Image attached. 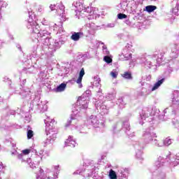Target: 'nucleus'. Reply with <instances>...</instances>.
Returning a JSON list of instances; mask_svg holds the SVG:
<instances>
[{"label":"nucleus","mask_w":179,"mask_h":179,"mask_svg":"<svg viewBox=\"0 0 179 179\" xmlns=\"http://www.w3.org/2000/svg\"><path fill=\"white\" fill-rule=\"evenodd\" d=\"M57 140V133H53L50 135L49 138H48L47 141L45 143V146L47 145L51 144L52 142H55Z\"/></svg>","instance_id":"obj_1"},{"label":"nucleus","mask_w":179,"mask_h":179,"mask_svg":"<svg viewBox=\"0 0 179 179\" xmlns=\"http://www.w3.org/2000/svg\"><path fill=\"white\" fill-rule=\"evenodd\" d=\"M67 146H70V148H75L76 145V142L73 141V137H69L68 139L65 141Z\"/></svg>","instance_id":"obj_2"},{"label":"nucleus","mask_w":179,"mask_h":179,"mask_svg":"<svg viewBox=\"0 0 179 179\" xmlns=\"http://www.w3.org/2000/svg\"><path fill=\"white\" fill-rule=\"evenodd\" d=\"M65 89H66V84L62 83L56 89H55V93H60L61 92H64Z\"/></svg>","instance_id":"obj_3"},{"label":"nucleus","mask_w":179,"mask_h":179,"mask_svg":"<svg viewBox=\"0 0 179 179\" xmlns=\"http://www.w3.org/2000/svg\"><path fill=\"white\" fill-rule=\"evenodd\" d=\"M165 79L162 78L159 80H158L153 86V87L152 88V92H155V90H156L157 89H159V87H160V86H162V85H163V83L164 82Z\"/></svg>","instance_id":"obj_4"},{"label":"nucleus","mask_w":179,"mask_h":179,"mask_svg":"<svg viewBox=\"0 0 179 179\" xmlns=\"http://www.w3.org/2000/svg\"><path fill=\"white\" fill-rule=\"evenodd\" d=\"M81 34H82L81 32H74L71 36V40H73V41H79V39L80 38V35Z\"/></svg>","instance_id":"obj_5"},{"label":"nucleus","mask_w":179,"mask_h":179,"mask_svg":"<svg viewBox=\"0 0 179 179\" xmlns=\"http://www.w3.org/2000/svg\"><path fill=\"white\" fill-rule=\"evenodd\" d=\"M29 23H30V26H32V27L35 26V28H33L34 33H35L36 34H40V29L37 28V22L36 21H34L32 22H30V21H29Z\"/></svg>","instance_id":"obj_6"},{"label":"nucleus","mask_w":179,"mask_h":179,"mask_svg":"<svg viewBox=\"0 0 179 179\" xmlns=\"http://www.w3.org/2000/svg\"><path fill=\"white\" fill-rule=\"evenodd\" d=\"M83 76H85V69H82L80 71L79 77L76 80V83L78 85L82 83V80L83 79Z\"/></svg>","instance_id":"obj_7"},{"label":"nucleus","mask_w":179,"mask_h":179,"mask_svg":"<svg viewBox=\"0 0 179 179\" xmlns=\"http://www.w3.org/2000/svg\"><path fill=\"white\" fill-rule=\"evenodd\" d=\"M156 9H157V7L156 6H145V10L146 12H148V13H152V12H154V10H156Z\"/></svg>","instance_id":"obj_8"},{"label":"nucleus","mask_w":179,"mask_h":179,"mask_svg":"<svg viewBox=\"0 0 179 179\" xmlns=\"http://www.w3.org/2000/svg\"><path fill=\"white\" fill-rule=\"evenodd\" d=\"M122 78H124V79H132V73L129 71H126L123 74H121Z\"/></svg>","instance_id":"obj_9"},{"label":"nucleus","mask_w":179,"mask_h":179,"mask_svg":"<svg viewBox=\"0 0 179 179\" xmlns=\"http://www.w3.org/2000/svg\"><path fill=\"white\" fill-rule=\"evenodd\" d=\"M109 177L110 179H117V173L113 169L110 170Z\"/></svg>","instance_id":"obj_10"},{"label":"nucleus","mask_w":179,"mask_h":179,"mask_svg":"<svg viewBox=\"0 0 179 179\" xmlns=\"http://www.w3.org/2000/svg\"><path fill=\"white\" fill-rule=\"evenodd\" d=\"M103 60L105 61V62H106V64H111V62H113V59H111V57H110L109 56H105L103 57Z\"/></svg>","instance_id":"obj_11"},{"label":"nucleus","mask_w":179,"mask_h":179,"mask_svg":"<svg viewBox=\"0 0 179 179\" xmlns=\"http://www.w3.org/2000/svg\"><path fill=\"white\" fill-rule=\"evenodd\" d=\"M41 37H48V31L43 30L39 33Z\"/></svg>","instance_id":"obj_12"},{"label":"nucleus","mask_w":179,"mask_h":179,"mask_svg":"<svg viewBox=\"0 0 179 179\" xmlns=\"http://www.w3.org/2000/svg\"><path fill=\"white\" fill-rule=\"evenodd\" d=\"M34 136V132L32 130L27 131V138L31 139V137Z\"/></svg>","instance_id":"obj_13"},{"label":"nucleus","mask_w":179,"mask_h":179,"mask_svg":"<svg viewBox=\"0 0 179 179\" xmlns=\"http://www.w3.org/2000/svg\"><path fill=\"white\" fill-rule=\"evenodd\" d=\"M117 17H118V19L122 20V19H127L128 17V16L125 14L119 13L117 15Z\"/></svg>","instance_id":"obj_14"},{"label":"nucleus","mask_w":179,"mask_h":179,"mask_svg":"<svg viewBox=\"0 0 179 179\" xmlns=\"http://www.w3.org/2000/svg\"><path fill=\"white\" fill-rule=\"evenodd\" d=\"M110 76H112L113 78V79H117V78L118 76V72H117V71L110 72Z\"/></svg>","instance_id":"obj_15"},{"label":"nucleus","mask_w":179,"mask_h":179,"mask_svg":"<svg viewBox=\"0 0 179 179\" xmlns=\"http://www.w3.org/2000/svg\"><path fill=\"white\" fill-rule=\"evenodd\" d=\"M165 143H166V145H171V139H170V138H166V140H165Z\"/></svg>","instance_id":"obj_16"},{"label":"nucleus","mask_w":179,"mask_h":179,"mask_svg":"<svg viewBox=\"0 0 179 179\" xmlns=\"http://www.w3.org/2000/svg\"><path fill=\"white\" fill-rule=\"evenodd\" d=\"M22 153L23 155H29V153H30V150L26 149L22 150Z\"/></svg>","instance_id":"obj_17"},{"label":"nucleus","mask_w":179,"mask_h":179,"mask_svg":"<svg viewBox=\"0 0 179 179\" xmlns=\"http://www.w3.org/2000/svg\"><path fill=\"white\" fill-rule=\"evenodd\" d=\"M38 12H40V13L43 12V8H41V7L38 8Z\"/></svg>","instance_id":"obj_18"},{"label":"nucleus","mask_w":179,"mask_h":179,"mask_svg":"<svg viewBox=\"0 0 179 179\" xmlns=\"http://www.w3.org/2000/svg\"><path fill=\"white\" fill-rule=\"evenodd\" d=\"M55 170H58V169H59V166H55Z\"/></svg>","instance_id":"obj_19"},{"label":"nucleus","mask_w":179,"mask_h":179,"mask_svg":"<svg viewBox=\"0 0 179 179\" xmlns=\"http://www.w3.org/2000/svg\"><path fill=\"white\" fill-rule=\"evenodd\" d=\"M22 155H18V159H20V157H22Z\"/></svg>","instance_id":"obj_20"},{"label":"nucleus","mask_w":179,"mask_h":179,"mask_svg":"<svg viewBox=\"0 0 179 179\" xmlns=\"http://www.w3.org/2000/svg\"><path fill=\"white\" fill-rule=\"evenodd\" d=\"M40 172H41V173H43V169H41Z\"/></svg>","instance_id":"obj_21"},{"label":"nucleus","mask_w":179,"mask_h":179,"mask_svg":"<svg viewBox=\"0 0 179 179\" xmlns=\"http://www.w3.org/2000/svg\"><path fill=\"white\" fill-rule=\"evenodd\" d=\"M71 121H69V124H71Z\"/></svg>","instance_id":"obj_22"},{"label":"nucleus","mask_w":179,"mask_h":179,"mask_svg":"<svg viewBox=\"0 0 179 179\" xmlns=\"http://www.w3.org/2000/svg\"><path fill=\"white\" fill-rule=\"evenodd\" d=\"M101 44H102V45H103V44H104V43H101Z\"/></svg>","instance_id":"obj_23"},{"label":"nucleus","mask_w":179,"mask_h":179,"mask_svg":"<svg viewBox=\"0 0 179 179\" xmlns=\"http://www.w3.org/2000/svg\"><path fill=\"white\" fill-rule=\"evenodd\" d=\"M1 167H2V165H0Z\"/></svg>","instance_id":"obj_24"},{"label":"nucleus","mask_w":179,"mask_h":179,"mask_svg":"<svg viewBox=\"0 0 179 179\" xmlns=\"http://www.w3.org/2000/svg\"><path fill=\"white\" fill-rule=\"evenodd\" d=\"M103 48H104V47H103Z\"/></svg>","instance_id":"obj_25"}]
</instances>
